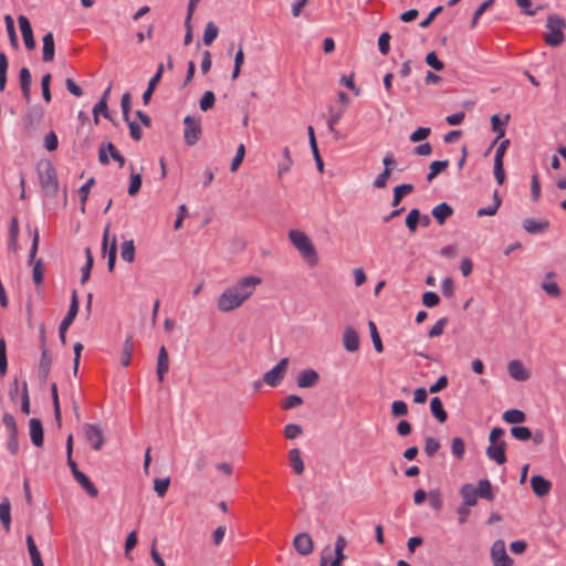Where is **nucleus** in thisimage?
<instances>
[{"mask_svg": "<svg viewBox=\"0 0 566 566\" xmlns=\"http://www.w3.org/2000/svg\"><path fill=\"white\" fill-rule=\"evenodd\" d=\"M359 335L353 326H347L343 333V345L349 353H355L359 349Z\"/></svg>", "mask_w": 566, "mask_h": 566, "instance_id": "17", "label": "nucleus"}, {"mask_svg": "<svg viewBox=\"0 0 566 566\" xmlns=\"http://www.w3.org/2000/svg\"><path fill=\"white\" fill-rule=\"evenodd\" d=\"M219 33L218 27L212 22H208L205 28L202 41L205 45H211L213 41L217 39Z\"/></svg>", "mask_w": 566, "mask_h": 566, "instance_id": "44", "label": "nucleus"}, {"mask_svg": "<svg viewBox=\"0 0 566 566\" xmlns=\"http://www.w3.org/2000/svg\"><path fill=\"white\" fill-rule=\"evenodd\" d=\"M510 376L517 381H525L530 378V373L525 369L521 360H511L507 365Z\"/></svg>", "mask_w": 566, "mask_h": 566, "instance_id": "22", "label": "nucleus"}, {"mask_svg": "<svg viewBox=\"0 0 566 566\" xmlns=\"http://www.w3.org/2000/svg\"><path fill=\"white\" fill-rule=\"evenodd\" d=\"M511 118L510 114H506L503 119H501L499 114H494L491 116V127L494 133H496V137L493 142L495 144L499 139L503 138L505 135V126L509 124Z\"/></svg>", "mask_w": 566, "mask_h": 566, "instance_id": "23", "label": "nucleus"}, {"mask_svg": "<svg viewBox=\"0 0 566 566\" xmlns=\"http://www.w3.org/2000/svg\"><path fill=\"white\" fill-rule=\"evenodd\" d=\"M476 493L481 499H485L492 501L494 499V493L492 490L491 482L488 479H482L479 481Z\"/></svg>", "mask_w": 566, "mask_h": 566, "instance_id": "41", "label": "nucleus"}, {"mask_svg": "<svg viewBox=\"0 0 566 566\" xmlns=\"http://www.w3.org/2000/svg\"><path fill=\"white\" fill-rule=\"evenodd\" d=\"M303 432V429L300 424L296 423H289L284 428V436L289 440L296 439L298 436H301Z\"/></svg>", "mask_w": 566, "mask_h": 566, "instance_id": "62", "label": "nucleus"}, {"mask_svg": "<svg viewBox=\"0 0 566 566\" xmlns=\"http://www.w3.org/2000/svg\"><path fill=\"white\" fill-rule=\"evenodd\" d=\"M133 350H134L133 336L132 335H127V337H126V339L124 342L122 354H120V364H122V366H124V367L129 366L130 360H132Z\"/></svg>", "mask_w": 566, "mask_h": 566, "instance_id": "34", "label": "nucleus"}, {"mask_svg": "<svg viewBox=\"0 0 566 566\" xmlns=\"http://www.w3.org/2000/svg\"><path fill=\"white\" fill-rule=\"evenodd\" d=\"M511 434L518 441H527L532 438V430L524 426H514L511 428Z\"/></svg>", "mask_w": 566, "mask_h": 566, "instance_id": "46", "label": "nucleus"}, {"mask_svg": "<svg viewBox=\"0 0 566 566\" xmlns=\"http://www.w3.org/2000/svg\"><path fill=\"white\" fill-rule=\"evenodd\" d=\"M491 559L493 566H512L513 559L507 555L505 542L496 539L491 547Z\"/></svg>", "mask_w": 566, "mask_h": 566, "instance_id": "9", "label": "nucleus"}, {"mask_svg": "<svg viewBox=\"0 0 566 566\" xmlns=\"http://www.w3.org/2000/svg\"><path fill=\"white\" fill-rule=\"evenodd\" d=\"M95 178L94 177H91L84 185H82L78 189V197H80V201H81V211L84 213L85 212V206H86V201H87V198H88V195H90V191L92 189V187L95 185Z\"/></svg>", "mask_w": 566, "mask_h": 566, "instance_id": "40", "label": "nucleus"}, {"mask_svg": "<svg viewBox=\"0 0 566 566\" xmlns=\"http://www.w3.org/2000/svg\"><path fill=\"white\" fill-rule=\"evenodd\" d=\"M460 495L463 500V505L474 506L478 503V493L476 489L472 483L463 484L460 489Z\"/></svg>", "mask_w": 566, "mask_h": 566, "instance_id": "26", "label": "nucleus"}, {"mask_svg": "<svg viewBox=\"0 0 566 566\" xmlns=\"http://www.w3.org/2000/svg\"><path fill=\"white\" fill-rule=\"evenodd\" d=\"M440 303V296L432 291H427L422 294V304L427 307H434Z\"/></svg>", "mask_w": 566, "mask_h": 566, "instance_id": "61", "label": "nucleus"}, {"mask_svg": "<svg viewBox=\"0 0 566 566\" xmlns=\"http://www.w3.org/2000/svg\"><path fill=\"white\" fill-rule=\"evenodd\" d=\"M51 81H52V76L50 73L44 74L41 78L42 96L46 103H50L52 99V94H51V90H50Z\"/></svg>", "mask_w": 566, "mask_h": 566, "instance_id": "52", "label": "nucleus"}, {"mask_svg": "<svg viewBox=\"0 0 566 566\" xmlns=\"http://www.w3.org/2000/svg\"><path fill=\"white\" fill-rule=\"evenodd\" d=\"M318 380H319L318 373L312 368H308V369H304L300 373L296 382L300 388H312V387L316 386Z\"/></svg>", "mask_w": 566, "mask_h": 566, "instance_id": "19", "label": "nucleus"}, {"mask_svg": "<svg viewBox=\"0 0 566 566\" xmlns=\"http://www.w3.org/2000/svg\"><path fill=\"white\" fill-rule=\"evenodd\" d=\"M408 415V405L402 400H395L391 403V416L399 418Z\"/></svg>", "mask_w": 566, "mask_h": 566, "instance_id": "54", "label": "nucleus"}, {"mask_svg": "<svg viewBox=\"0 0 566 566\" xmlns=\"http://www.w3.org/2000/svg\"><path fill=\"white\" fill-rule=\"evenodd\" d=\"M502 418L507 423L520 424L526 420V415L520 409H509L503 413Z\"/></svg>", "mask_w": 566, "mask_h": 566, "instance_id": "36", "label": "nucleus"}, {"mask_svg": "<svg viewBox=\"0 0 566 566\" xmlns=\"http://www.w3.org/2000/svg\"><path fill=\"white\" fill-rule=\"evenodd\" d=\"M184 124H185V129H184L185 143L188 146H195L198 143V140L200 139L201 134H202L200 120L190 115H187L184 118Z\"/></svg>", "mask_w": 566, "mask_h": 566, "instance_id": "6", "label": "nucleus"}, {"mask_svg": "<svg viewBox=\"0 0 566 566\" xmlns=\"http://www.w3.org/2000/svg\"><path fill=\"white\" fill-rule=\"evenodd\" d=\"M303 403L302 397L297 395H289L284 400L281 402V408L284 410H290L293 408H296Z\"/></svg>", "mask_w": 566, "mask_h": 566, "instance_id": "56", "label": "nucleus"}, {"mask_svg": "<svg viewBox=\"0 0 566 566\" xmlns=\"http://www.w3.org/2000/svg\"><path fill=\"white\" fill-rule=\"evenodd\" d=\"M368 327H369V331H370V337H371L375 350L377 353H382L384 352V345H382V342H381V338H380V335L378 333L376 324L373 321H369L368 322Z\"/></svg>", "mask_w": 566, "mask_h": 566, "instance_id": "47", "label": "nucleus"}, {"mask_svg": "<svg viewBox=\"0 0 566 566\" xmlns=\"http://www.w3.org/2000/svg\"><path fill=\"white\" fill-rule=\"evenodd\" d=\"M32 279L35 285H41L44 280V265L42 259H39L33 264Z\"/></svg>", "mask_w": 566, "mask_h": 566, "instance_id": "49", "label": "nucleus"}, {"mask_svg": "<svg viewBox=\"0 0 566 566\" xmlns=\"http://www.w3.org/2000/svg\"><path fill=\"white\" fill-rule=\"evenodd\" d=\"M262 283V279L254 275H249L241 277L237 281L234 285H232V290L235 294L242 298V303L250 298L258 285Z\"/></svg>", "mask_w": 566, "mask_h": 566, "instance_id": "5", "label": "nucleus"}, {"mask_svg": "<svg viewBox=\"0 0 566 566\" xmlns=\"http://www.w3.org/2000/svg\"><path fill=\"white\" fill-rule=\"evenodd\" d=\"M169 370V355L166 349V347L163 345L160 346L158 350V358H157V378L159 382H163L165 379L166 373Z\"/></svg>", "mask_w": 566, "mask_h": 566, "instance_id": "20", "label": "nucleus"}, {"mask_svg": "<svg viewBox=\"0 0 566 566\" xmlns=\"http://www.w3.org/2000/svg\"><path fill=\"white\" fill-rule=\"evenodd\" d=\"M449 318L448 317H441L436 322V324L430 328L428 336L430 338L438 337L442 335L444 327L448 325Z\"/></svg>", "mask_w": 566, "mask_h": 566, "instance_id": "55", "label": "nucleus"}, {"mask_svg": "<svg viewBox=\"0 0 566 566\" xmlns=\"http://www.w3.org/2000/svg\"><path fill=\"white\" fill-rule=\"evenodd\" d=\"M289 239L310 265H316L318 263L316 249L306 233L293 229L289 232Z\"/></svg>", "mask_w": 566, "mask_h": 566, "instance_id": "1", "label": "nucleus"}, {"mask_svg": "<svg viewBox=\"0 0 566 566\" xmlns=\"http://www.w3.org/2000/svg\"><path fill=\"white\" fill-rule=\"evenodd\" d=\"M8 371L7 344L3 337L0 338V376H6Z\"/></svg>", "mask_w": 566, "mask_h": 566, "instance_id": "51", "label": "nucleus"}, {"mask_svg": "<svg viewBox=\"0 0 566 566\" xmlns=\"http://www.w3.org/2000/svg\"><path fill=\"white\" fill-rule=\"evenodd\" d=\"M10 512H11V505H10L9 500L6 497L0 503V521H1V524L7 533L10 532V527H11V513Z\"/></svg>", "mask_w": 566, "mask_h": 566, "instance_id": "32", "label": "nucleus"}, {"mask_svg": "<svg viewBox=\"0 0 566 566\" xmlns=\"http://www.w3.org/2000/svg\"><path fill=\"white\" fill-rule=\"evenodd\" d=\"M453 208L449 203L441 202L432 209L431 214L437 222L442 226L447 219L453 214Z\"/></svg>", "mask_w": 566, "mask_h": 566, "instance_id": "25", "label": "nucleus"}, {"mask_svg": "<svg viewBox=\"0 0 566 566\" xmlns=\"http://www.w3.org/2000/svg\"><path fill=\"white\" fill-rule=\"evenodd\" d=\"M18 23L22 33L25 48L28 50H33L35 48V40L33 36L30 20L25 15L21 14L18 17Z\"/></svg>", "mask_w": 566, "mask_h": 566, "instance_id": "14", "label": "nucleus"}, {"mask_svg": "<svg viewBox=\"0 0 566 566\" xmlns=\"http://www.w3.org/2000/svg\"><path fill=\"white\" fill-rule=\"evenodd\" d=\"M85 256H86L85 264L81 269V272H82L81 283L82 284H85L90 280L91 271L94 265V259H93L92 250L90 247H87L85 249Z\"/></svg>", "mask_w": 566, "mask_h": 566, "instance_id": "38", "label": "nucleus"}, {"mask_svg": "<svg viewBox=\"0 0 566 566\" xmlns=\"http://www.w3.org/2000/svg\"><path fill=\"white\" fill-rule=\"evenodd\" d=\"M84 436L87 442H90L91 447L98 451L102 449L105 439L103 434V430L99 428V426L94 423H86L84 426Z\"/></svg>", "mask_w": 566, "mask_h": 566, "instance_id": "10", "label": "nucleus"}, {"mask_svg": "<svg viewBox=\"0 0 566 566\" xmlns=\"http://www.w3.org/2000/svg\"><path fill=\"white\" fill-rule=\"evenodd\" d=\"M118 149L112 142L102 143L98 149V161L101 165L106 166L109 164L108 155L112 157L113 154L117 153Z\"/></svg>", "mask_w": 566, "mask_h": 566, "instance_id": "31", "label": "nucleus"}, {"mask_svg": "<svg viewBox=\"0 0 566 566\" xmlns=\"http://www.w3.org/2000/svg\"><path fill=\"white\" fill-rule=\"evenodd\" d=\"M486 455L493 460L499 465L504 464L506 459V442H494L490 443V446L486 448Z\"/></svg>", "mask_w": 566, "mask_h": 566, "instance_id": "13", "label": "nucleus"}, {"mask_svg": "<svg viewBox=\"0 0 566 566\" xmlns=\"http://www.w3.org/2000/svg\"><path fill=\"white\" fill-rule=\"evenodd\" d=\"M163 73H164V64L160 63L157 67V71L156 73L154 74V76L149 80L148 82V86L146 88V91L144 92L143 94V102L145 105H147L150 99H151V96L155 92V90L157 88L161 77H163Z\"/></svg>", "mask_w": 566, "mask_h": 566, "instance_id": "21", "label": "nucleus"}, {"mask_svg": "<svg viewBox=\"0 0 566 566\" xmlns=\"http://www.w3.org/2000/svg\"><path fill=\"white\" fill-rule=\"evenodd\" d=\"M405 223L410 233H416L419 227V209H411L405 219Z\"/></svg>", "mask_w": 566, "mask_h": 566, "instance_id": "45", "label": "nucleus"}, {"mask_svg": "<svg viewBox=\"0 0 566 566\" xmlns=\"http://www.w3.org/2000/svg\"><path fill=\"white\" fill-rule=\"evenodd\" d=\"M390 39L389 32H382L378 38V48L382 55H387L390 51Z\"/></svg>", "mask_w": 566, "mask_h": 566, "instance_id": "60", "label": "nucleus"}, {"mask_svg": "<svg viewBox=\"0 0 566 566\" xmlns=\"http://www.w3.org/2000/svg\"><path fill=\"white\" fill-rule=\"evenodd\" d=\"M293 546L295 551L302 555L307 556L314 549L313 539L308 533H300L293 539Z\"/></svg>", "mask_w": 566, "mask_h": 566, "instance_id": "12", "label": "nucleus"}, {"mask_svg": "<svg viewBox=\"0 0 566 566\" xmlns=\"http://www.w3.org/2000/svg\"><path fill=\"white\" fill-rule=\"evenodd\" d=\"M103 115L106 119H109L112 120V123L114 125L115 122L113 120L109 112H108V106H107V102H104V99H99L95 106L93 107V117H94V123L97 125L99 123V115Z\"/></svg>", "mask_w": 566, "mask_h": 566, "instance_id": "39", "label": "nucleus"}, {"mask_svg": "<svg viewBox=\"0 0 566 566\" xmlns=\"http://www.w3.org/2000/svg\"><path fill=\"white\" fill-rule=\"evenodd\" d=\"M548 220L537 221L533 218H527L523 221V228L530 234H539L545 232L549 228Z\"/></svg>", "mask_w": 566, "mask_h": 566, "instance_id": "24", "label": "nucleus"}, {"mask_svg": "<svg viewBox=\"0 0 566 566\" xmlns=\"http://www.w3.org/2000/svg\"><path fill=\"white\" fill-rule=\"evenodd\" d=\"M289 462L295 474L301 475L304 472V461L300 449L293 448L289 451Z\"/></svg>", "mask_w": 566, "mask_h": 566, "instance_id": "28", "label": "nucleus"}, {"mask_svg": "<svg viewBox=\"0 0 566 566\" xmlns=\"http://www.w3.org/2000/svg\"><path fill=\"white\" fill-rule=\"evenodd\" d=\"M74 479L91 497H96L98 495L97 488L93 484V482L85 473L81 472L80 474H76Z\"/></svg>", "mask_w": 566, "mask_h": 566, "instance_id": "33", "label": "nucleus"}, {"mask_svg": "<svg viewBox=\"0 0 566 566\" xmlns=\"http://www.w3.org/2000/svg\"><path fill=\"white\" fill-rule=\"evenodd\" d=\"M287 366L289 358H282L272 369L264 374L263 381L273 388L277 387L286 374Z\"/></svg>", "mask_w": 566, "mask_h": 566, "instance_id": "8", "label": "nucleus"}, {"mask_svg": "<svg viewBox=\"0 0 566 566\" xmlns=\"http://www.w3.org/2000/svg\"><path fill=\"white\" fill-rule=\"evenodd\" d=\"M36 170L39 175V182L44 193L52 198L56 197L59 191V179L53 164L50 160L42 161L38 165Z\"/></svg>", "mask_w": 566, "mask_h": 566, "instance_id": "2", "label": "nucleus"}, {"mask_svg": "<svg viewBox=\"0 0 566 566\" xmlns=\"http://www.w3.org/2000/svg\"><path fill=\"white\" fill-rule=\"evenodd\" d=\"M120 256L127 263H132L135 260V244L133 240H125L122 243Z\"/></svg>", "mask_w": 566, "mask_h": 566, "instance_id": "42", "label": "nucleus"}, {"mask_svg": "<svg viewBox=\"0 0 566 566\" xmlns=\"http://www.w3.org/2000/svg\"><path fill=\"white\" fill-rule=\"evenodd\" d=\"M40 338L42 342V347H41V359H40V365H39V377L42 381H46L49 374H50V369H51L52 358L50 357L49 352L45 346V336H44L43 326L41 327Z\"/></svg>", "mask_w": 566, "mask_h": 566, "instance_id": "11", "label": "nucleus"}, {"mask_svg": "<svg viewBox=\"0 0 566 566\" xmlns=\"http://www.w3.org/2000/svg\"><path fill=\"white\" fill-rule=\"evenodd\" d=\"M216 103V95L212 91H207L200 98L199 107L202 112H207L213 107Z\"/></svg>", "mask_w": 566, "mask_h": 566, "instance_id": "50", "label": "nucleus"}, {"mask_svg": "<svg viewBox=\"0 0 566 566\" xmlns=\"http://www.w3.org/2000/svg\"><path fill=\"white\" fill-rule=\"evenodd\" d=\"M424 61L434 71H442L444 69V63L441 60H439V57L434 51L429 52L426 55Z\"/></svg>", "mask_w": 566, "mask_h": 566, "instance_id": "58", "label": "nucleus"}, {"mask_svg": "<svg viewBox=\"0 0 566 566\" xmlns=\"http://www.w3.org/2000/svg\"><path fill=\"white\" fill-rule=\"evenodd\" d=\"M244 156H245V146L243 144H240L239 147L237 148L235 156L231 161L230 170L232 172L238 170V168L240 167V165L242 164V161L244 159Z\"/></svg>", "mask_w": 566, "mask_h": 566, "instance_id": "59", "label": "nucleus"}, {"mask_svg": "<svg viewBox=\"0 0 566 566\" xmlns=\"http://www.w3.org/2000/svg\"><path fill=\"white\" fill-rule=\"evenodd\" d=\"M27 545H28V551H29L30 557H31L32 566H44L42 558H41V554L34 543V539L31 534L27 535Z\"/></svg>", "mask_w": 566, "mask_h": 566, "instance_id": "35", "label": "nucleus"}, {"mask_svg": "<svg viewBox=\"0 0 566 566\" xmlns=\"http://www.w3.org/2000/svg\"><path fill=\"white\" fill-rule=\"evenodd\" d=\"M430 134L431 129L429 127H419L410 135L409 139L412 143H418L427 139Z\"/></svg>", "mask_w": 566, "mask_h": 566, "instance_id": "64", "label": "nucleus"}, {"mask_svg": "<svg viewBox=\"0 0 566 566\" xmlns=\"http://www.w3.org/2000/svg\"><path fill=\"white\" fill-rule=\"evenodd\" d=\"M531 488L538 497L546 496L552 489V482L543 475L536 474L531 478Z\"/></svg>", "mask_w": 566, "mask_h": 566, "instance_id": "16", "label": "nucleus"}, {"mask_svg": "<svg viewBox=\"0 0 566 566\" xmlns=\"http://www.w3.org/2000/svg\"><path fill=\"white\" fill-rule=\"evenodd\" d=\"M43 48H42V60L44 62H51L54 59L55 54V44L52 32H48L42 38Z\"/></svg>", "mask_w": 566, "mask_h": 566, "instance_id": "27", "label": "nucleus"}, {"mask_svg": "<svg viewBox=\"0 0 566 566\" xmlns=\"http://www.w3.org/2000/svg\"><path fill=\"white\" fill-rule=\"evenodd\" d=\"M143 179L140 172L134 171V166H130L129 186L127 192L129 196H136L142 188Z\"/></svg>", "mask_w": 566, "mask_h": 566, "instance_id": "37", "label": "nucleus"}, {"mask_svg": "<svg viewBox=\"0 0 566 566\" xmlns=\"http://www.w3.org/2000/svg\"><path fill=\"white\" fill-rule=\"evenodd\" d=\"M451 452L453 457L461 460L465 453V443L462 438L455 437L451 441Z\"/></svg>", "mask_w": 566, "mask_h": 566, "instance_id": "48", "label": "nucleus"}, {"mask_svg": "<svg viewBox=\"0 0 566 566\" xmlns=\"http://www.w3.org/2000/svg\"><path fill=\"white\" fill-rule=\"evenodd\" d=\"M541 287L552 297H559L562 294L559 286L555 282H548L545 280L542 282Z\"/></svg>", "mask_w": 566, "mask_h": 566, "instance_id": "63", "label": "nucleus"}, {"mask_svg": "<svg viewBox=\"0 0 566 566\" xmlns=\"http://www.w3.org/2000/svg\"><path fill=\"white\" fill-rule=\"evenodd\" d=\"M43 117V109L40 106H31L25 114V123L30 126L39 124Z\"/></svg>", "mask_w": 566, "mask_h": 566, "instance_id": "43", "label": "nucleus"}, {"mask_svg": "<svg viewBox=\"0 0 566 566\" xmlns=\"http://www.w3.org/2000/svg\"><path fill=\"white\" fill-rule=\"evenodd\" d=\"M19 81H20V87L22 92V96L27 104H30L31 102V84H32V76L31 72L28 67H22L19 72Z\"/></svg>", "mask_w": 566, "mask_h": 566, "instance_id": "18", "label": "nucleus"}, {"mask_svg": "<svg viewBox=\"0 0 566 566\" xmlns=\"http://www.w3.org/2000/svg\"><path fill=\"white\" fill-rule=\"evenodd\" d=\"M29 431L31 442L35 447H42L44 443V430L42 421L39 418H32L29 421Z\"/></svg>", "mask_w": 566, "mask_h": 566, "instance_id": "15", "label": "nucleus"}, {"mask_svg": "<svg viewBox=\"0 0 566 566\" xmlns=\"http://www.w3.org/2000/svg\"><path fill=\"white\" fill-rule=\"evenodd\" d=\"M440 442L432 437H427L424 440V452L428 457H433L440 449Z\"/></svg>", "mask_w": 566, "mask_h": 566, "instance_id": "57", "label": "nucleus"}, {"mask_svg": "<svg viewBox=\"0 0 566 566\" xmlns=\"http://www.w3.org/2000/svg\"><path fill=\"white\" fill-rule=\"evenodd\" d=\"M242 298H240L232 287L226 289L218 297L217 306L222 313L231 312L242 305Z\"/></svg>", "mask_w": 566, "mask_h": 566, "instance_id": "7", "label": "nucleus"}, {"mask_svg": "<svg viewBox=\"0 0 566 566\" xmlns=\"http://www.w3.org/2000/svg\"><path fill=\"white\" fill-rule=\"evenodd\" d=\"M80 310V301L77 296L76 290L72 291L71 295V303L69 311L64 318L62 319L60 326H59V337L63 345L66 344V332L69 327L73 324L74 319L76 318Z\"/></svg>", "mask_w": 566, "mask_h": 566, "instance_id": "4", "label": "nucleus"}, {"mask_svg": "<svg viewBox=\"0 0 566 566\" xmlns=\"http://www.w3.org/2000/svg\"><path fill=\"white\" fill-rule=\"evenodd\" d=\"M547 32L544 34V41L549 46H559L564 40L565 19L557 14H549L546 22Z\"/></svg>", "mask_w": 566, "mask_h": 566, "instance_id": "3", "label": "nucleus"}, {"mask_svg": "<svg viewBox=\"0 0 566 566\" xmlns=\"http://www.w3.org/2000/svg\"><path fill=\"white\" fill-rule=\"evenodd\" d=\"M430 411L432 416L440 422L443 423L448 419V413L443 407V403L439 397H433L430 401Z\"/></svg>", "mask_w": 566, "mask_h": 566, "instance_id": "29", "label": "nucleus"}, {"mask_svg": "<svg viewBox=\"0 0 566 566\" xmlns=\"http://www.w3.org/2000/svg\"><path fill=\"white\" fill-rule=\"evenodd\" d=\"M170 485V478L166 479H155L154 481V490L159 497H164L167 494V491Z\"/></svg>", "mask_w": 566, "mask_h": 566, "instance_id": "53", "label": "nucleus"}, {"mask_svg": "<svg viewBox=\"0 0 566 566\" xmlns=\"http://www.w3.org/2000/svg\"><path fill=\"white\" fill-rule=\"evenodd\" d=\"M413 190H415V187L411 184H401L399 186H396L394 188L391 206L398 207L400 205L401 200L403 199V197L413 192Z\"/></svg>", "mask_w": 566, "mask_h": 566, "instance_id": "30", "label": "nucleus"}]
</instances>
